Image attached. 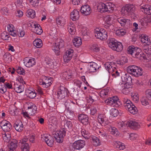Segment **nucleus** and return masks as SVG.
<instances>
[{
    "label": "nucleus",
    "mask_w": 151,
    "mask_h": 151,
    "mask_svg": "<svg viewBox=\"0 0 151 151\" xmlns=\"http://www.w3.org/2000/svg\"><path fill=\"white\" fill-rule=\"evenodd\" d=\"M113 63L112 62H107L104 64L105 67L109 73H112L115 70V68L113 67Z\"/></svg>",
    "instance_id": "obj_20"
},
{
    "label": "nucleus",
    "mask_w": 151,
    "mask_h": 151,
    "mask_svg": "<svg viewBox=\"0 0 151 151\" xmlns=\"http://www.w3.org/2000/svg\"><path fill=\"white\" fill-rule=\"evenodd\" d=\"M50 80L45 76H43L42 78L40 79V83L41 85H42L44 86V87L45 88H47L50 86L51 84L50 81H49Z\"/></svg>",
    "instance_id": "obj_17"
},
{
    "label": "nucleus",
    "mask_w": 151,
    "mask_h": 151,
    "mask_svg": "<svg viewBox=\"0 0 151 151\" xmlns=\"http://www.w3.org/2000/svg\"><path fill=\"white\" fill-rule=\"evenodd\" d=\"M87 101L88 102L91 104L94 101V98L91 96H89L86 98Z\"/></svg>",
    "instance_id": "obj_64"
},
{
    "label": "nucleus",
    "mask_w": 151,
    "mask_h": 151,
    "mask_svg": "<svg viewBox=\"0 0 151 151\" xmlns=\"http://www.w3.org/2000/svg\"><path fill=\"white\" fill-rule=\"evenodd\" d=\"M68 90L67 88L63 86H60L58 89L57 93V96L58 98L60 99H62L64 98L67 94Z\"/></svg>",
    "instance_id": "obj_9"
},
{
    "label": "nucleus",
    "mask_w": 151,
    "mask_h": 151,
    "mask_svg": "<svg viewBox=\"0 0 151 151\" xmlns=\"http://www.w3.org/2000/svg\"><path fill=\"white\" fill-rule=\"evenodd\" d=\"M100 95L101 96L104 97L108 95V91L107 90H103L101 91Z\"/></svg>",
    "instance_id": "obj_63"
},
{
    "label": "nucleus",
    "mask_w": 151,
    "mask_h": 151,
    "mask_svg": "<svg viewBox=\"0 0 151 151\" xmlns=\"http://www.w3.org/2000/svg\"><path fill=\"white\" fill-rule=\"evenodd\" d=\"M109 130L111 133L112 134H115L117 132V129L114 127H110L109 128Z\"/></svg>",
    "instance_id": "obj_62"
},
{
    "label": "nucleus",
    "mask_w": 151,
    "mask_h": 151,
    "mask_svg": "<svg viewBox=\"0 0 151 151\" xmlns=\"http://www.w3.org/2000/svg\"><path fill=\"white\" fill-rule=\"evenodd\" d=\"M3 58L4 61L7 63H9L12 60L11 55L8 53H5L4 55Z\"/></svg>",
    "instance_id": "obj_40"
},
{
    "label": "nucleus",
    "mask_w": 151,
    "mask_h": 151,
    "mask_svg": "<svg viewBox=\"0 0 151 151\" xmlns=\"http://www.w3.org/2000/svg\"><path fill=\"white\" fill-rule=\"evenodd\" d=\"M126 33V30L124 29L117 30L115 32L116 35L119 36H122L125 35Z\"/></svg>",
    "instance_id": "obj_38"
},
{
    "label": "nucleus",
    "mask_w": 151,
    "mask_h": 151,
    "mask_svg": "<svg viewBox=\"0 0 151 151\" xmlns=\"http://www.w3.org/2000/svg\"><path fill=\"white\" fill-rule=\"evenodd\" d=\"M135 7L132 4H126L122 9L121 12L124 15L131 16L134 14Z\"/></svg>",
    "instance_id": "obj_5"
},
{
    "label": "nucleus",
    "mask_w": 151,
    "mask_h": 151,
    "mask_svg": "<svg viewBox=\"0 0 151 151\" xmlns=\"http://www.w3.org/2000/svg\"><path fill=\"white\" fill-rule=\"evenodd\" d=\"M74 50L70 49L66 51L63 55V58L65 62H68L72 58Z\"/></svg>",
    "instance_id": "obj_12"
},
{
    "label": "nucleus",
    "mask_w": 151,
    "mask_h": 151,
    "mask_svg": "<svg viewBox=\"0 0 151 151\" xmlns=\"http://www.w3.org/2000/svg\"><path fill=\"white\" fill-rule=\"evenodd\" d=\"M56 22L57 24L61 25L65 23L66 22V19L62 16H60L56 18Z\"/></svg>",
    "instance_id": "obj_35"
},
{
    "label": "nucleus",
    "mask_w": 151,
    "mask_h": 151,
    "mask_svg": "<svg viewBox=\"0 0 151 151\" xmlns=\"http://www.w3.org/2000/svg\"><path fill=\"white\" fill-rule=\"evenodd\" d=\"M114 147L120 150H123L125 148L124 144L118 141L115 142L114 143Z\"/></svg>",
    "instance_id": "obj_32"
},
{
    "label": "nucleus",
    "mask_w": 151,
    "mask_h": 151,
    "mask_svg": "<svg viewBox=\"0 0 151 151\" xmlns=\"http://www.w3.org/2000/svg\"><path fill=\"white\" fill-rule=\"evenodd\" d=\"M131 89V85L128 83L124 84V88L122 89V92L123 94L127 95L129 93Z\"/></svg>",
    "instance_id": "obj_25"
},
{
    "label": "nucleus",
    "mask_w": 151,
    "mask_h": 151,
    "mask_svg": "<svg viewBox=\"0 0 151 151\" xmlns=\"http://www.w3.org/2000/svg\"><path fill=\"white\" fill-rule=\"evenodd\" d=\"M73 42L75 47H78L81 45L82 41L80 37H75L73 40Z\"/></svg>",
    "instance_id": "obj_31"
},
{
    "label": "nucleus",
    "mask_w": 151,
    "mask_h": 151,
    "mask_svg": "<svg viewBox=\"0 0 151 151\" xmlns=\"http://www.w3.org/2000/svg\"><path fill=\"white\" fill-rule=\"evenodd\" d=\"M119 114V111L117 109H112L111 114L113 117H115Z\"/></svg>",
    "instance_id": "obj_54"
},
{
    "label": "nucleus",
    "mask_w": 151,
    "mask_h": 151,
    "mask_svg": "<svg viewBox=\"0 0 151 151\" xmlns=\"http://www.w3.org/2000/svg\"><path fill=\"white\" fill-rule=\"evenodd\" d=\"M118 22L122 26H124L127 24L130 23V20L128 19H125L123 18H119L117 20Z\"/></svg>",
    "instance_id": "obj_33"
},
{
    "label": "nucleus",
    "mask_w": 151,
    "mask_h": 151,
    "mask_svg": "<svg viewBox=\"0 0 151 151\" xmlns=\"http://www.w3.org/2000/svg\"><path fill=\"white\" fill-rule=\"evenodd\" d=\"M35 135L34 134L30 135L29 138L30 142L33 143H34L35 142Z\"/></svg>",
    "instance_id": "obj_61"
},
{
    "label": "nucleus",
    "mask_w": 151,
    "mask_h": 151,
    "mask_svg": "<svg viewBox=\"0 0 151 151\" xmlns=\"http://www.w3.org/2000/svg\"><path fill=\"white\" fill-rule=\"evenodd\" d=\"M141 11L146 14H151V6L148 5L143 6L141 7Z\"/></svg>",
    "instance_id": "obj_26"
},
{
    "label": "nucleus",
    "mask_w": 151,
    "mask_h": 151,
    "mask_svg": "<svg viewBox=\"0 0 151 151\" xmlns=\"http://www.w3.org/2000/svg\"><path fill=\"white\" fill-rule=\"evenodd\" d=\"M30 3L34 7H36L38 6L39 0H28Z\"/></svg>",
    "instance_id": "obj_51"
},
{
    "label": "nucleus",
    "mask_w": 151,
    "mask_h": 151,
    "mask_svg": "<svg viewBox=\"0 0 151 151\" xmlns=\"http://www.w3.org/2000/svg\"><path fill=\"white\" fill-rule=\"evenodd\" d=\"M127 70L128 73L132 74L136 77L142 76L143 73L142 69L141 68L134 65L129 66Z\"/></svg>",
    "instance_id": "obj_3"
},
{
    "label": "nucleus",
    "mask_w": 151,
    "mask_h": 151,
    "mask_svg": "<svg viewBox=\"0 0 151 151\" xmlns=\"http://www.w3.org/2000/svg\"><path fill=\"white\" fill-rule=\"evenodd\" d=\"M92 140L94 146H97L100 145V140L98 137L95 136L93 137H92Z\"/></svg>",
    "instance_id": "obj_43"
},
{
    "label": "nucleus",
    "mask_w": 151,
    "mask_h": 151,
    "mask_svg": "<svg viewBox=\"0 0 151 151\" xmlns=\"http://www.w3.org/2000/svg\"><path fill=\"white\" fill-rule=\"evenodd\" d=\"M18 141L15 139H12L10 141L9 148L10 149L15 150L17 147Z\"/></svg>",
    "instance_id": "obj_28"
},
{
    "label": "nucleus",
    "mask_w": 151,
    "mask_h": 151,
    "mask_svg": "<svg viewBox=\"0 0 151 151\" xmlns=\"http://www.w3.org/2000/svg\"><path fill=\"white\" fill-rule=\"evenodd\" d=\"M64 127L66 128H70L72 126L73 124L71 122L67 120H65L64 121Z\"/></svg>",
    "instance_id": "obj_49"
},
{
    "label": "nucleus",
    "mask_w": 151,
    "mask_h": 151,
    "mask_svg": "<svg viewBox=\"0 0 151 151\" xmlns=\"http://www.w3.org/2000/svg\"><path fill=\"white\" fill-rule=\"evenodd\" d=\"M2 136L4 142L7 143L9 142L10 141L11 137L8 134H6L5 133L3 134Z\"/></svg>",
    "instance_id": "obj_46"
},
{
    "label": "nucleus",
    "mask_w": 151,
    "mask_h": 151,
    "mask_svg": "<svg viewBox=\"0 0 151 151\" xmlns=\"http://www.w3.org/2000/svg\"><path fill=\"white\" fill-rule=\"evenodd\" d=\"M24 91L23 85H19L15 91L17 93H21Z\"/></svg>",
    "instance_id": "obj_60"
},
{
    "label": "nucleus",
    "mask_w": 151,
    "mask_h": 151,
    "mask_svg": "<svg viewBox=\"0 0 151 151\" xmlns=\"http://www.w3.org/2000/svg\"><path fill=\"white\" fill-rule=\"evenodd\" d=\"M81 12L83 15L87 16L90 14L91 10L88 5H86L82 6L81 9Z\"/></svg>",
    "instance_id": "obj_15"
},
{
    "label": "nucleus",
    "mask_w": 151,
    "mask_h": 151,
    "mask_svg": "<svg viewBox=\"0 0 151 151\" xmlns=\"http://www.w3.org/2000/svg\"><path fill=\"white\" fill-rule=\"evenodd\" d=\"M148 99L146 97H142L141 99V102L142 105L146 106L149 104Z\"/></svg>",
    "instance_id": "obj_45"
},
{
    "label": "nucleus",
    "mask_w": 151,
    "mask_h": 151,
    "mask_svg": "<svg viewBox=\"0 0 151 151\" xmlns=\"http://www.w3.org/2000/svg\"><path fill=\"white\" fill-rule=\"evenodd\" d=\"M106 118L105 115L101 114L98 115V120L102 126H105L108 124V121H106Z\"/></svg>",
    "instance_id": "obj_16"
},
{
    "label": "nucleus",
    "mask_w": 151,
    "mask_h": 151,
    "mask_svg": "<svg viewBox=\"0 0 151 151\" xmlns=\"http://www.w3.org/2000/svg\"><path fill=\"white\" fill-rule=\"evenodd\" d=\"M81 133L82 135L86 139H88L90 136V133L84 129H83L81 130Z\"/></svg>",
    "instance_id": "obj_42"
},
{
    "label": "nucleus",
    "mask_w": 151,
    "mask_h": 151,
    "mask_svg": "<svg viewBox=\"0 0 151 151\" xmlns=\"http://www.w3.org/2000/svg\"><path fill=\"white\" fill-rule=\"evenodd\" d=\"M138 135L137 134L132 133L129 135V138L131 140H134L137 138Z\"/></svg>",
    "instance_id": "obj_59"
},
{
    "label": "nucleus",
    "mask_w": 151,
    "mask_h": 151,
    "mask_svg": "<svg viewBox=\"0 0 151 151\" xmlns=\"http://www.w3.org/2000/svg\"><path fill=\"white\" fill-rule=\"evenodd\" d=\"M27 16L28 17H30L32 18H34L35 16V11L32 9H29L27 11Z\"/></svg>",
    "instance_id": "obj_36"
},
{
    "label": "nucleus",
    "mask_w": 151,
    "mask_h": 151,
    "mask_svg": "<svg viewBox=\"0 0 151 151\" xmlns=\"http://www.w3.org/2000/svg\"><path fill=\"white\" fill-rule=\"evenodd\" d=\"M85 145V142L83 140H79L75 141L72 145L73 148L75 149L80 150L83 148Z\"/></svg>",
    "instance_id": "obj_13"
},
{
    "label": "nucleus",
    "mask_w": 151,
    "mask_h": 151,
    "mask_svg": "<svg viewBox=\"0 0 151 151\" xmlns=\"http://www.w3.org/2000/svg\"><path fill=\"white\" fill-rule=\"evenodd\" d=\"M52 49L55 52V54L57 55H59L60 54V48L55 43L53 44L52 46Z\"/></svg>",
    "instance_id": "obj_41"
},
{
    "label": "nucleus",
    "mask_w": 151,
    "mask_h": 151,
    "mask_svg": "<svg viewBox=\"0 0 151 151\" xmlns=\"http://www.w3.org/2000/svg\"><path fill=\"white\" fill-rule=\"evenodd\" d=\"M141 41L142 42L145 43L147 46L150 45L151 41L147 36L143 35L141 38Z\"/></svg>",
    "instance_id": "obj_27"
},
{
    "label": "nucleus",
    "mask_w": 151,
    "mask_h": 151,
    "mask_svg": "<svg viewBox=\"0 0 151 151\" xmlns=\"http://www.w3.org/2000/svg\"><path fill=\"white\" fill-rule=\"evenodd\" d=\"M55 43L60 48L63 47L64 45V42L62 40H61L59 42Z\"/></svg>",
    "instance_id": "obj_58"
},
{
    "label": "nucleus",
    "mask_w": 151,
    "mask_h": 151,
    "mask_svg": "<svg viewBox=\"0 0 151 151\" xmlns=\"http://www.w3.org/2000/svg\"><path fill=\"white\" fill-rule=\"evenodd\" d=\"M1 38L4 40H8L10 37V35L6 31H4L1 35Z\"/></svg>",
    "instance_id": "obj_44"
},
{
    "label": "nucleus",
    "mask_w": 151,
    "mask_h": 151,
    "mask_svg": "<svg viewBox=\"0 0 151 151\" xmlns=\"http://www.w3.org/2000/svg\"><path fill=\"white\" fill-rule=\"evenodd\" d=\"M17 73L19 74L24 75L25 74V70L22 68L19 67L17 70Z\"/></svg>",
    "instance_id": "obj_56"
},
{
    "label": "nucleus",
    "mask_w": 151,
    "mask_h": 151,
    "mask_svg": "<svg viewBox=\"0 0 151 151\" xmlns=\"http://www.w3.org/2000/svg\"><path fill=\"white\" fill-rule=\"evenodd\" d=\"M42 139L45 140L47 145L52 147L54 144L53 138L52 136L47 134H44L42 137Z\"/></svg>",
    "instance_id": "obj_11"
},
{
    "label": "nucleus",
    "mask_w": 151,
    "mask_h": 151,
    "mask_svg": "<svg viewBox=\"0 0 151 151\" xmlns=\"http://www.w3.org/2000/svg\"><path fill=\"white\" fill-rule=\"evenodd\" d=\"M78 120L83 125H88L89 123V118L88 116L84 114L78 115Z\"/></svg>",
    "instance_id": "obj_14"
},
{
    "label": "nucleus",
    "mask_w": 151,
    "mask_h": 151,
    "mask_svg": "<svg viewBox=\"0 0 151 151\" xmlns=\"http://www.w3.org/2000/svg\"><path fill=\"white\" fill-rule=\"evenodd\" d=\"M143 50L147 54L145 55L139 48L135 47L134 46H129L127 49V53L131 55L133 57L137 58L140 60L145 59L146 55L148 52V49L143 47Z\"/></svg>",
    "instance_id": "obj_1"
},
{
    "label": "nucleus",
    "mask_w": 151,
    "mask_h": 151,
    "mask_svg": "<svg viewBox=\"0 0 151 151\" xmlns=\"http://www.w3.org/2000/svg\"><path fill=\"white\" fill-rule=\"evenodd\" d=\"M104 27L107 29L108 31H110L112 29L113 26L112 23H109V24H108L105 23V24L104 25Z\"/></svg>",
    "instance_id": "obj_52"
},
{
    "label": "nucleus",
    "mask_w": 151,
    "mask_h": 151,
    "mask_svg": "<svg viewBox=\"0 0 151 151\" xmlns=\"http://www.w3.org/2000/svg\"><path fill=\"white\" fill-rule=\"evenodd\" d=\"M62 75L63 79L64 80H68L71 78L73 76L72 71L70 70L63 72Z\"/></svg>",
    "instance_id": "obj_23"
},
{
    "label": "nucleus",
    "mask_w": 151,
    "mask_h": 151,
    "mask_svg": "<svg viewBox=\"0 0 151 151\" xmlns=\"http://www.w3.org/2000/svg\"><path fill=\"white\" fill-rule=\"evenodd\" d=\"M26 95L30 99H33L36 96V94L34 91H29V92H26Z\"/></svg>",
    "instance_id": "obj_47"
},
{
    "label": "nucleus",
    "mask_w": 151,
    "mask_h": 151,
    "mask_svg": "<svg viewBox=\"0 0 151 151\" xmlns=\"http://www.w3.org/2000/svg\"><path fill=\"white\" fill-rule=\"evenodd\" d=\"M91 49L93 51L97 52L99 50V48L97 44L92 45L91 47Z\"/></svg>",
    "instance_id": "obj_50"
},
{
    "label": "nucleus",
    "mask_w": 151,
    "mask_h": 151,
    "mask_svg": "<svg viewBox=\"0 0 151 151\" xmlns=\"http://www.w3.org/2000/svg\"><path fill=\"white\" fill-rule=\"evenodd\" d=\"M14 127L17 131L21 132L23 129L24 126L21 121L18 120L15 122Z\"/></svg>",
    "instance_id": "obj_21"
},
{
    "label": "nucleus",
    "mask_w": 151,
    "mask_h": 151,
    "mask_svg": "<svg viewBox=\"0 0 151 151\" xmlns=\"http://www.w3.org/2000/svg\"><path fill=\"white\" fill-rule=\"evenodd\" d=\"M131 96L132 97V99L133 101L136 102H137L139 100V96L138 95L137 93H132L131 95Z\"/></svg>",
    "instance_id": "obj_53"
},
{
    "label": "nucleus",
    "mask_w": 151,
    "mask_h": 151,
    "mask_svg": "<svg viewBox=\"0 0 151 151\" xmlns=\"http://www.w3.org/2000/svg\"><path fill=\"white\" fill-rule=\"evenodd\" d=\"M127 125L133 129L136 130L140 127V125L137 122L133 120H130L127 122Z\"/></svg>",
    "instance_id": "obj_19"
},
{
    "label": "nucleus",
    "mask_w": 151,
    "mask_h": 151,
    "mask_svg": "<svg viewBox=\"0 0 151 151\" xmlns=\"http://www.w3.org/2000/svg\"><path fill=\"white\" fill-rule=\"evenodd\" d=\"M108 45L110 48L114 51L119 52L122 51L123 50V47L122 43L117 42L114 38L110 39Z\"/></svg>",
    "instance_id": "obj_4"
},
{
    "label": "nucleus",
    "mask_w": 151,
    "mask_h": 151,
    "mask_svg": "<svg viewBox=\"0 0 151 151\" xmlns=\"http://www.w3.org/2000/svg\"><path fill=\"white\" fill-rule=\"evenodd\" d=\"M113 16L112 15L107 16L104 18V20L106 23H112Z\"/></svg>",
    "instance_id": "obj_48"
},
{
    "label": "nucleus",
    "mask_w": 151,
    "mask_h": 151,
    "mask_svg": "<svg viewBox=\"0 0 151 151\" xmlns=\"http://www.w3.org/2000/svg\"><path fill=\"white\" fill-rule=\"evenodd\" d=\"M89 70L91 72H95L97 69L99 68L97 64L95 63H91L89 67Z\"/></svg>",
    "instance_id": "obj_37"
},
{
    "label": "nucleus",
    "mask_w": 151,
    "mask_h": 151,
    "mask_svg": "<svg viewBox=\"0 0 151 151\" xmlns=\"http://www.w3.org/2000/svg\"><path fill=\"white\" fill-rule=\"evenodd\" d=\"M98 9L100 10L101 12H107L106 3H100L98 6Z\"/></svg>",
    "instance_id": "obj_29"
},
{
    "label": "nucleus",
    "mask_w": 151,
    "mask_h": 151,
    "mask_svg": "<svg viewBox=\"0 0 151 151\" xmlns=\"http://www.w3.org/2000/svg\"><path fill=\"white\" fill-rule=\"evenodd\" d=\"M0 126L4 132H9L12 128L11 123L6 120H4L0 122Z\"/></svg>",
    "instance_id": "obj_10"
},
{
    "label": "nucleus",
    "mask_w": 151,
    "mask_h": 151,
    "mask_svg": "<svg viewBox=\"0 0 151 151\" xmlns=\"http://www.w3.org/2000/svg\"><path fill=\"white\" fill-rule=\"evenodd\" d=\"M24 63L27 67L30 68L35 64V59L33 58L30 59L26 58L25 59Z\"/></svg>",
    "instance_id": "obj_18"
},
{
    "label": "nucleus",
    "mask_w": 151,
    "mask_h": 151,
    "mask_svg": "<svg viewBox=\"0 0 151 151\" xmlns=\"http://www.w3.org/2000/svg\"><path fill=\"white\" fill-rule=\"evenodd\" d=\"M94 33L97 38L102 40H106L108 37L107 32L104 29L99 30L96 29L95 30Z\"/></svg>",
    "instance_id": "obj_6"
},
{
    "label": "nucleus",
    "mask_w": 151,
    "mask_h": 151,
    "mask_svg": "<svg viewBox=\"0 0 151 151\" xmlns=\"http://www.w3.org/2000/svg\"><path fill=\"white\" fill-rule=\"evenodd\" d=\"M68 32L71 35H73L75 34V27L73 26H69L68 27Z\"/></svg>",
    "instance_id": "obj_55"
},
{
    "label": "nucleus",
    "mask_w": 151,
    "mask_h": 151,
    "mask_svg": "<svg viewBox=\"0 0 151 151\" xmlns=\"http://www.w3.org/2000/svg\"><path fill=\"white\" fill-rule=\"evenodd\" d=\"M34 45L37 48H40L42 46V41L41 39L38 38L36 39L33 42Z\"/></svg>",
    "instance_id": "obj_30"
},
{
    "label": "nucleus",
    "mask_w": 151,
    "mask_h": 151,
    "mask_svg": "<svg viewBox=\"0 0 151 151\" xmlns=\"http://www.w3.org/2000/svg\"><path fill=\"white\" fill-rule=\"evenodd\" d=\"M66 134V132L63 129L55 132L53 134V137L57 142L61 143L63 141V138Z\"/></svg>",
    "instance_id": "obj_7"
},
{
    "label": "nucleus",
    "mask_w": 151,
    "mask_h": 151,
    "mask_svg": "<svg viewBox=\"0 0 151 151\" xmlns=\"http://www.w3.org/2000/svg\"><path fill=\"white\" fill-rule=\"evenodd\" d=\"M107 12H110L111 11L114 10L115 7V5L111 2L106 3Z\"/></svg>",
    "instance_id": "obj_39"
},
{
    "label": "nucleus",
    "mask_w": 151,
    "mask_h": 151,
    "mask_svg": "<svg viewBox=\"0 0 151 151\" xmlns=\"http://www.w3.org/2000/svg\"><path fill=\"white\" fill-rule=\"evenodd\" d=\"M19 145L22 151H29V146L28 143L19 144Z\"/></svg>",
    "instance_id": "obj_34"
},
{
    "label": "nucleus",
    "mask_w": 151,
    "mask_h": 151,
    "mask_svg": "<svg viewBox=\"0 0 151 151\" xmlns=\"http://www.w3.org/2000/svg\"><path fill=\"white\" fill-rule=\"evenodd\" d=\"M122 101L125 109L130 113L133 114H135L137 113V108L127 98L124 97L123 98Z\"/></svg>",
    "instance_id": "obj_2"
},
{
    "label": "nucleus",
    "mask_w": 151,
    "mask_h": 151,
    "mask_svg": "<svg viewBox=\"0 0 151 151\" xmlns=\"http://www.w3.org/2000/svg\"><path fill=\"white\" fill-rule=\"evenodd\" d=\"M97 133L98 134H100L102 137H104L106 135V133L105 131L102 129H100L97 131Z\"/></svg>",
    "instance_id": "obj_57"
},
{
    "label": "nucleus",
    "mask_w": 151,
    "mask_h": 151,
    "mask_svg": "<svg viewBox=\"0 0 151 151\" xmlns=\"http://www.w3.org/2000/svg\"><path fill=\"white\" fill-rule=\"evenodd\" d=\"M32 27L34 28V32L37 34L40 35L42 32L43 31L41 27L39 24H33V25L32 26Z\"/></svg>",
    "instance_id": "obj_24"
},
{
    "label": "nucleus",
    "mask_w": 151,
    "mask_h": 151,
    "mask_svg": "<svg viewBox=\"0 0 151 151\" xmlns=\"http://www.w3.org/2000/svg\"><path fill=\"white\" fill-rule=\"evenodd\" d=\"M106 103L113 106H118L120 104V102L117 96H114L109 98L105 100Z\"/></svg>",
    "instance_id": "obj_8"
},
{
    "label": "nucleus",
    "mask_w": 151,
    "mask_h": 151,
    "mask_svg": "<svg viewBox=\"0 0 151 151\" xmlns=\"http://www.w3.org/2000/svg\"><path fill=\"white\" fill-rule=\"evenodd\" d=\"M79 17V12L76 9H74L70 13V17L73 21L78 20Z\"/></svg>",
    "instance_id": "obj_22"
}]
</instances>
